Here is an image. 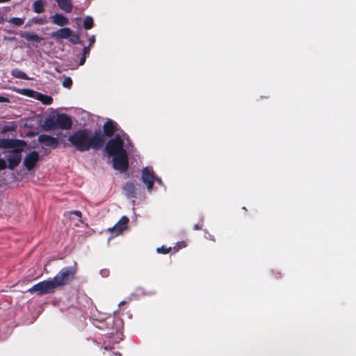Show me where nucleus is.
I'll list each match as a JSON object with an SVG mask.
<instances>
[{
	"label": "nucleus",
	"mask_w": 356,
	"mask_h": 356,
	"mask_svg": "<svg viewBox=\"0 0 356 356\" xmlns=\"http://www.w3.org/2000/svg\"><path fill=\"white\" fill-rule=\"evenodd\" d=\"M171 250H172L171 247L168 248V247H166L165 245H163V246H161L160 248H158L156 249V252L158 253L164 254H165L169 253L171 251Z\"/></svg>",
	"instance_id": "obj_28"
},
{
	"label": "nucleus",
	"mask_w": 356,
	"mask_h": 356,
	"mask_svg": "<svg viewBox=\"0 0 356 356\" xmlns=\"http://www.w3.org/2000/svg\"><path fill=\"white\" fill-rule=\"evenodd\" d=\"M77 272L76 265L63 268L52 280L56 288L69 284L75 277Z\"/></svg>",
	"instance_id": "obj_2"
},
{
	"label": "nucleus",
	"mask_w": 356,
	"mask_h": 356,
	"mask_svg": "<svg viewBox=\"0 0 356 356\" xmlns=\"http://www.w3.org/2000/svg\"><path fill=\"white\" fill-rule=\"evenodd\" d=\"M17 92L19 94L30 97H35L36 98V93L38 92L34 91L33 90L29 89V88H18L16 90Z\"/></svg>",
	"instance_id": "obj_23"
},
{
	"label": "nucleus",
	"mask_w": 356,
	"mask_h": 356,
	"mask_svg": "<svg viewBox=\"0 0 356 356\" xmlns=\"http://www.w3.org/2000/svg\"><path fill=\"white\" fill-rule=\"evenodd\" d=\"M6 168H8V166L5 160L3 159H0V170H4Z\"/></svg>",
	"instance_id": "obj_31"
},
{
	"label": "nucleus",
	"mask_w": 356,
	"mask_h": 356,
	"mask_svg": "<svg viewBox=\"0 0 356 356\" xmlns=\"http://www.w3.org/2000/svg\"><path fill=\"white\" fill-rule=\"evenodd\" d=\"M202 229V226L201 225L195 224L193 226L194 230H201Z\"/></svg>",
	"instance_id": "obj_35"
},
{
	"label": "nucleus",
	"mask_w": 356,
	"mask_h": 356,
	"mask_svg": "<svg viewBox=\"0 0 356 356\" xmlns=\"http://www.w3.org/2000/svg\"><path fill=\"white\" fill-rule=\"evenodd\" d=\"M46 2L44 0H36L33 3V10L35 13L40 14L44 12Z\"/></svg>",
	"instance_id": "obj_21"
},
{
	"label": "nucleus",
	"mask_w": 356,
	"mask_h": 356,
	"mask_svg": "<svg viewBox=\"0 0 356 356\" xmlns=\"http://www.w3.org/2000/svg\"><path fill=\"white\" fill-rule=\"evenodd\" d=\"M62 85L66 88H70L72 86V79L69 76H65L63 81Z\"/></svg>",
	"instance_id": "obj_27"
},
{
	"label": "nucleus",
	"mask_w": 356,
	"mask_h": 356,
	"mask_svg": "<svg viewBox=\"0 0 356 356\" xmlns=\"http://www.w3.org/2000/svg\"><path fill=\"white\" fill-rule=\"evenodd\" d=\"M52 22L60 26H64L69 24L67 17L62 14L56 13L51 16Z\"/></svg>",
	"instance_id": "obj_17"
},
{
	"label": "nucleus",
	"mask_w": 356,
	"mask_h": 356,
	"mask_svg": "<svg viewBox=\"0 0 356 356\" xmlns=\"http://www.w3.org/2000/svg\"><path fill=\"white\" fill-rule=\"evenodd\" d=\"M71 213L76 215L78 218H81L82 213L80 211L76 210L71 212Z\"/></svg>",
	"instance_id": "obj_33"
},
{
	"label": "nucleus",
	"mask_w": 356,
	"mask_h": 356,
	"mask_svg": "<svg viewBox=\"0 0 356 356\" xmlns=\"http://www.w3.org/2000/svg\"><path fill=\"white\" fill-rule=\"evenodd\" d=\"M70 42L72 44H74L81 43L79 35H76H76H72V37L70 38Z\"/></svg>",
	"instance_id": "obj_29"
},
{
	"label": "nucleus",
	"mask_w": 356,
	"mask_h": 356,
	"mask_svg": "<svg viewBox=\"0 0 356 356\" xmlns=\"http://www.w3.org/2000/svg\"><path fill=\"white\" fill-rule=\"evenodd\" d=\"M56 289L52 279L42 281L28 289V292L31 294L36 293L38 296L53 293Z\"/></svg>",
	"instance_id": "obj_4"
},
{
	"label": "nucleus",
	"mask_w": 356,
	"mask_h": 356,
	"mask_svg": "<svg viewBox=\"0 0 356 356\" xmlns=\"http://www.w3.org/2000/svg\"><path fill=\"white\" fill-rule=\"evenodd\" d=\"M86 58H87V57H84L83 56H82V57L81 58V59L79 60V65H84Z\"/></svg>",
	"instance_id": "obj_34"
},
{
	"label": "nucleus",
	"mask_w": 356,
	"mask_h": 356,
	"mask_svg": "<svg viewBox=\"0 0 356 356\" xmlns=\"http://www.w3.org/2000/svg\"><path fill=\"white\" fill-rule=\"evenodd\" d=\"M158 182L161 183V180L160 179H157Z\"/></svg>",
	"instance_id": "obj_42"
},
{
	"label": "nucleus",
	"mask_w": 356,
	"mask_h": 356,
	"mask_svg": "<svg viewBox=\"0 0 356 356\" xmlns=\"http://www.w3.org/2000/svg\"><path fill=\"white\" fill-rule=\"evenodd\" d=\"M42 127L46 131L56 129L57 128L55 116H49L44 121Z\"/></svg>",
	"instance_id": "obj_18"
},
{
	"label": "nucleus",
	"mask_w": 356,
	"mask_h": 356,
	"mask_svg": "<svg viewBox=\"0 0 356 356\" xmlns=\"http://www.w3.org/2000/svg\"><path fill=\"white\" fill-rule=\"evenodd\" d=\"M56 118V128L63 130L71 129L72 126V121L70 117L67 114L60 113L58 114Z\"/></svg>",
	"instance_id": "obj_10"
},
{
	"label": "nucleus",
	"mask_w": 356,
	"mask_h": 356,
	"mask_svg": "<svg viewBox=\"0 0 356 356\" xmlns=\"http://www.w3.org/2000/svg\"><path fill=\"white\" fill-rule=\"evenodd\" d=\"M35 23H38V24H44L46 22L45 20H42V19H36L35 21H34Z\"/></svg>",
	"instance_id": "obj_37"
},
{
	"label": "nucleus",
	"mask_w": 356,
	"mask_h": 356,
	"mask_svg": "<svg viewBox=\"0 0 356 356\" xmlns=\"http://www.w3.org/2000/svg\"><path fill=\"white\" fill-rule=\"evenodd\" d=\"M24 147H19L15 149L9 151L10 154L7 157L8 162V168L14 170L22 161V152Z\"/></svg>",
	"instance_id": "obj_8"
},
{
	"label": "nucleus",
	"mask_w": 356,
	"mask_h": 356,
	"mask_svg": "<svg viewBox=\"0 0 356 356\" xmlns=\"http://www.w3.org/2000/svg\"><path fill=\"white\" fill-rule=\"evenodd\" d=\"M90 46L84 47L83 49L82 56L88 58L90 55Z\"/></svg>",
	"instance_id": "obj_30"
},
{
	"label": "nucleus",
	"mask_w": 356,
	"mask_h": 356,
	"mask_svg": "<svg viewBox=\"0 0 356 356\" xmlns=\"http://www.w3.org/2000/svg\"><path fill=\"white\" fill-rule=\"evenodd\" d=\"M9 102V99L7 97L0 96V102Z\"/></svg>",
	"instance_id": "obj_36"
},
{
	"label": "nucleus",
	"mask_w": 356,
	"mask_h": 356,
	"mask_svg": "<svg viewBox=\"0 0 356 356\" xmlns=\"http://www.w3.org/2000/svg\"><path fill=\"white\" fill-rule=\"evenodd\" d=\"M125 304V301H122L120 302L119 304H118V306L119 307H121L122 305H124Z\"/></svg>",
	"instance_id": "obj_40"
},
{
	"label": "nucleus",
	"mask_w": 356,
	"mask_h": 356,
	"mask_svg": "<svg viewBox=\"0 0 356 356\" xmlns=\"http://www.w3.org/2000/svg\"><path fill=\"white\" fill-rule=\"evenodd\" d=\"M36 99L45 105H50L53 102V98L40 92L36 93Z\"/></svg>",
	"instance_id": "obj_22"
},
{
	"label": "nucleus",
	"mask_w": 356,
	"mask_h": 356,
	"mask_svg": "<svg viewBox=\"0 0 356 356\" xmlns=\"http://www.w3.org/2000/svg\"><path fill=\"white\" fill-rule=\"evenodd\" d=\"M101 273H102V275H103V276H107V275H108V270H102V272H101Z\"/></svg>",
	"instance_id": "obj_38"
},
{
	"label": "nucleus",
	"mask_w": 356,
	"mask_h": 356,
	"mask_svg": "<svg viewBox=\"0 0 356 356\" xmlns=\"http://www.w3.org/2000/svg\"><path fill=\"white\" fill-rule=\"evenodd\" d=\"M38 140L42 145L55 149L58 145V140L56 138L52 137L47 134H41L39 136Z\"/></svg>",
	"instance_id": "obj_14"
},
{
	"label": "nucleus",
	"mask_w": 356,
	"mask_h": 356,
	"mask_svg": "<svg viewBox=\"0 0 356 356\" xmlns=\"http://www.w3.org/2000/svg\"><path fill=\"white\" fill-rule=\"evenodd\" d=\"M141 179L147 186L148 191H151L156 181L155 174L152 169L148 167L144 168L142 170Z\"/></svg>",
	"instance_id": "obj_9"
},
{
	"label": "nucleus",
	"mask_w": 356,
	"mask_h": 356,
	"mask_svg": "<svg viewBox=\"0 0 356 356\" xmlns=\"http://www.w3.org/2000/svg\"><path fill=\"white\" fill-rule=\"evenodd\" d=\"M11 74L14 77L17 78V79H24V80L29 79V76L26 75V74L25 72H24L23 71H22L19 69H17V68L12 70Z\"/></svg>",
	"instance_id": "obj_24"
},
{
	"label": "nucleus",
	"mask_w": 356,
	"mask_h": 356,
	"mask_svg": "<svg viewBox=\"0 0 356 356\" xmlns=\"http://www.w3.org/2000/svg\"><path fill=\"white\" fill-rule=\"evenodd\" d=\"M26 143L22 140L12 138L0 139V148L15 149L19 147H25Z\"/></svg>",
	"instance_id": "obj_11"
},
{
	"label": "nucleus",
	"mask_w": 356,
	"mask_h": 356,
	"mask_svg": "<svg viewBox=\"0 0 356 356\" xmlns=\"http://www.w3.org/2000/svg\"><path fill=\"white\" fill-rule=\"evenodd\" d=\"M60 9L65 12L66 13H70L72 11L73 4L71 0H55Z\"/></svg>",
	"instance_id": "obj_19"
},
{
	"label": "nucleus",
	"mask_w": 356,
	"mask_h": 356,
	"mask_svg": "<svg viewBox=\"0 0 356 356\" xmlns=\"http://www.w3.org/2000/svg\"><path fill=\"white\" fill-rule=\"evenodd\" d=\"M129 222V218L124 216L113 227L108 228L107 232L111 233L109 240L121 234L128 227Z\"/></svg>",
	"instance_id": "obj_7"
},
{
	"label": "nucleus",
	"mask_w": 356,
	"mask_h": 356,
	"mask_svg": "<svg viewBox=\"0 0 356 356\" xmlns=\"http://www.w3.org/2000/svg\"><path fill=\"white\" fill-rule=\"evenodd\" d=\"M68 141L79 152H84L90 149L98 150L105 144L104 135L100 129L92 131L86 128L79 129L68 137Z\"/></svg>",
	"instance_id": "obj_1"
},
{
	"label": "nucleus",
	"mask_w": 356,
	"mask_h": 356,
	"mask_svg": "<svg viewBox=\"0 0 356 356\" xmlns=\"http://www.w3.org/2000/svg\"><path fill=\"white\" fill-rule=\"evenodd\" d=\"M113 168L122 172H126L129 168V158L127 151L112 156Z\"/></svg>",
	"instance_id": "obj_5"
},
{
	"label": "nucleus",
	"mask_w": 356,
	"mask_h": 356,
	"mask_svg": "<svg viewBox=\"0 0 356 356\" xmlns=\"http://www.w3.org/2000/svg\"><path fill=\"white\" fill-rule=\"evenodd\" d=\"M21 37L24 38L26 40L32 42L40 43L42 40V38L30 32H24L21 34Z\"/></svg>",
	"instance_id": "obj_20"
},
{
	"label": "nucleus",
	"mask_w": 356,
	"mask_h": 356,
	"mask_svg": "<svg viewBox=\"0 0 356 356\" xmlns=\"http://www.w3.org/2000/svg\"><path fill=\"white\" fill-rule=\"evenodd\" d=\"M93 19L90 16H86L83 19V28L86 30L91 29L93 27Z\"/></svg>",
	"instance_id": "obj_25"
},
{
	"label": "nucleus",
	"mask_w": 356,
	"mask_h": 356,
	"mask_svg": "<svg viewBox=\"0 0 356 356\" xmlns=\"http://www.w3.org/2000/svg\"><path fill=\"white\" fill-rule=\"evenodd\" d=\"M119 130L118 124L117 122L112 120H107L103 124V132L104 137L106 136L108 138L113 137L116 131ZM105 139V138H104Z\"/></svg>",
	"instance_id": "obj_12"
},
{
	"label": "nucleus",
	"mask_w": 356,
	"mask_h": 356,
	"mask_svg": "<svg viewBox=\"0 0 356 356\" xmlns=\"http://www.w3.org/2000/svg\"><path fill=\"white\" fill-rule=\"evenodd\" d=\"M122 136H127L126 134H123L122 136L118 134L114 138H111L105 145V152L108 156H112L113 155L120 154L122 152L126 151L124 147V140Z\"/></svg>",
	"instance_id": "obj_3"
},
{
	"label": "nucleus",
	"mask_w": 356,
	"mask_h": 356,
	"mask_svg": "<svg viewBox=\"0 0 356 356\" xmlns=\"http://www.w3.org/2000/svg\"><path fill=\"white\" fill-rule=\"evenodd\" d=\"M39 161V154L36 151L29 152L24 159V165L30 171L33 170Z\"/></svg>",
	"instance_id": "obj_13"
},
{
	"label": "nucleus",
	"mask_w": 356,
	"mask_h": 356,
	"mask_svg": "<svg viewBox=\"0 0 356 356\" xmlns=\"http://www.w3.org/2000/svg\"><path fill=\"white\" fill-rule=\"evenodd\" d=\"M93 324L100 330H114L115 319L113 316H108L102 318H95V315L92 316Z\"/></svg>",
	"instance_id": "obj_6"
},
{
	"label": "nucleus",
	"mask_w": 356,
	"mask_h": 356,
	"mask_svg": "<svg viewBox=\"0 0 356 356\" xmlns=\"http://www.w3.org/2000/svg\"><path fill=\"white\" fill-rule=\"evenodd\" d=\"M209 238L210 240L213 241H216V240H215L214 236H212V235H209Z\"/></svg>",
	"instance_id": "obj_39"
},
{
	"label": "nucleus",
	"mask_w": 356,
	"mask_h": 356,
	"mask_svg": "<svg viewBox=\"0 0 356 356\" xmlns=\"http://www.w3.org/2000/svg\"><path fill=\"white\" fill-rule=\"evenodd\" d=\"M95 42V35H92L89 40V45L90 47Z\"/></svg>",
	"instance_id": "obj_32"
},
{
	"label": "nucleus",
	"mask_w": 356,
	"mask_h": 356,
	"mask_svg": "<svg viewBox=\"0 0 356 356\" xmlns=\"http://www.w3.org/2000/svg\"><path fill=\"white\" fill-rule=\"evenodd\" d=\"M72 33L70 28L64 27L51 33V35L56 39H67L72 36Z\"/></svg>",
	"instance_id": "obj_15"
},
{
	"label": "nucleus",
	"mask_w": 356,
	"mask_h": 356,
	"mask_svg": "<svg viewBox=\"0 0 356 356\" xmlns=\"http://www.w3.org/2000/svg\"><path fill=\"white\" fill-rule=\"evenodd\" d=\"M123 193L128 198L136 197V189L134 182L128 181L122 187Z\"/></svg>",
	"instance_id": "obj_16"
},
{
	"label": "nucleus",
	"mask_w": 356,
	"mask_h": 356,
	"mask_svg": "<svg viewBox=\"0 0 356 356\" xmlns=\"http://www.w3.org/2000/svg\"><path fill=\"white\" fill-rule=\"evenodd\" d=\"M24 19L19 17H13L9 19V22L15 26H19L24 24Z\"/></svg>",
	"instance_id": "obj_26"
},
{
	"label": "nucleus",
	"mask_w": 356,
	"mask_h": 356,
	"mask_svg": "<svg viewBox=\"0 0 356 356\" xmlns=\"http://www.w3.org/2000/svg\"><path fill=\"white\" fill-rule=\"evenodd\" d=\"M10 0H0V3L8 2Z\"/></svg>",
	"instance_id": "obj_41"
}]
</instances>
